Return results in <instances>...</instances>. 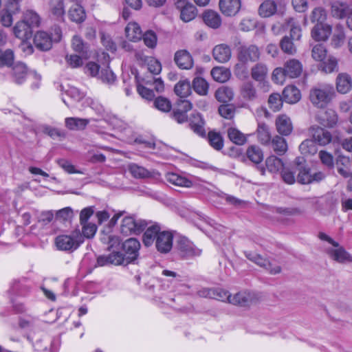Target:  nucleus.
<instances>
[{
  "label": "nucleus",
  "instance_id": "obj_1",
  "mask_svg": "<svg viewBox=\"0 0 352 352\" xmlns=\"http://www.w3.org/2000/svg\"><path fill=\"white\" fill-rule=\"evenodd\" d=\"M173 232L170 230H161L157 223L148 226L143 234L144 244L149 247L155 243L157 252L168 254L173 247Z\"/></svg>",
  "mask_w": 352,
  "mask_h": 352
},
{
  "label": "nucleus",
  "instance_id": "obj_2",
  "mask_svg": "<svg viewBox=\"0 0 352 352\" xmlns=\"http://www.w3.org/2000/svg\"><path fill=\"white\" fill-rule=\"evenodd\" d=\"M318 237L327 242V244L323 245V249L331 260L342 265L352 263V255L338 242L324 232H320Z\"/></svg>",
  "mask_w": 352,
  "mask_h": 352
},
{
  "label": "nucleus",
  "instance_id": "obj_3",
  "mask_svg": "<svg viewBox=\"0 0 352 352\" xmlns=\"http://www.w3.org/2000/svg\"><path fill=\"white\" fill-rule=\"evenodd\" d=\"M109 250L111 252L108 255H100L97 258V265L100 267L114 265H120L126 264L124 254L120 250V240L119 237L112 236L109 237Z\"/></svg>",
  "mask_w": 352,
  "mask_h": 352
},
{
  "label": "nucleus",
  "instance_id": "obj_4",
  "mask_svg": "<svg viewBox=\"0 0 352 352\" xmlns=\"http://www.w3.org/2000/svg\"><path fill=\"white\" fill-rule=\"evenodd\" d=\"M84 242L80 230L74 229L67 233L58 235L55 244L58 250L65 252H74Z\"/></svg>",
  "mask_w": 352,
  "mask_h": 352
},
{
  "label": "nucleus",
  "instance_id": "obj_5",
  "mask_svg": "<svg viewBox=\"0 0 352 352\" xmlns=\"http://www.w3.org/2000/svg\"><path fill=\"white\" fill-rule=\"evenodd\" d=\"M334 95L335 91L333 85L324 84L312 89L309 97L314 105L323 108L331 100Z\"/></svg>",
  "mask_w": 352,
  "mask_h": 352
},
{
  "label": "nucleus",
  "instance_id": "obj_6",
  "mask_svg": "<svg viewBox=\"0 0 352 352\" xmlns=\"http://www.w3.org/2000/svg\"><path fill=\"white\" fill-rule=\"evenodd\" d=\"M260 51L257 46L254 45L241 46L239 50L238 60L240 62L235 65L234 72L238 74L239 70L243 69L244 64L250 62H255L259 59Z\"/></svg>",
  "mask_w": 352,
  "mask_h": 352
},
{
  "label": "nucleus",
  "instance_id": "obj_7",
  "mask_svg": "<svg viewBox=\"0 0 352 352\" xmlns=\"http://www.w3.org/2000/svg\"><path fill=\"white\" fill-rule=\"evenodd\" d=\"M85 72L91 76L98 77L103 82L107 84L113 83L116 78L108 65L101 67L94 62L88 63L85 67Z\"/></svg>",
  "mask_w": 352,
  "mask_h": 352
},
{
  "label": "nucleus",
  "instance_id": "obj_8",
  "mask_svg": "<svg viewBox=\"0 0 352 352\" xmlns=\"http://www.w3.org/2000/svg\"><path fill=\"white\" fill-rule=\"evenodd\" d=\"M175 248L178 254L184 258L199 256L201 254V250L196 247L192 242L184 236H180L177 239Z\"/></svg>",
  "mask_w": 352,
  "mask_h": 352
},
{
  "label": "nucleus",
  "instance_id": "obj_9",
  "mask_svg": "<svg viewBox=\"0 0 352 352\" xmlns=\"http://www.w3.org/2000/svg\"><path fill=\"white\" fill-rule=\"evenodd\" d=\"M28 75L31 76L36 81V82L34 85H32V87L34 89L38 88L39 81L41 78L40 75L37 74L35 72L28 73L26 65L21 62L16 63L14 65L12 68V77L13 80L16 83H23L25 81Z\"/></svg>",
  "mask_w": 352,
  "mask_h": 352
},
{
  "label": "nucleus",
  "instance_id": "obj_10",
  "mask_svg": "<svg viewBox=\"0 0 352 352\" xmlns=\"http://www.w3.org/2000/svg\"><path fill=\"white\" fill-rule=\"evenodd\" d=\"M147 224L144 220L135 219L133 217H126L122 221L121 232L124 235L138 234L143 231Z\"/></svg>",
  "mask_w": 352,
  "mask_h": 352
},
{
  "label": "nucleus",
  "instance_id": "obj_11",
  "mask_svg": "<svg viewBox=\"0 0 352 352\" xmlns=\"http://www.w3.org/2000/svg\"><path fill=\"white\" fill-rule=\"evenodd\" d=\"M285 3L281 0H266L258 8V14L261 17H270L276 13H283Z\"/></svg>",
  "mask_w": 352,
  "mask_h": 352
},
{
  "label": "nucleus",
  "instance_id": "obj_12",
  "mask_svg": "<svg viewBox=\"0 0 352 352\" xmlns=\"http://www.w3.org/2000/svg\"><path fill=\"white\" fill-rule=\"evenodd\" d=\"M140 248V242L134 238H130L123 243H120V249L124 251V256L126 264L131 263L137 258Z\"/></svg>",
  "mask_w": 352,
  "mask_h": 352
},
{
  "label": "nucleus",
  "instance_id": "obj_13",
  "mask_svg": "<svg viewBox=\"0 0 352 352\" xmlns=\"http://www.w3.org/2000/svg\"><path fill=\"white\" fill-rule=\"evenodd\" d=\"M331 14L338 19L347 17L348 27L352 30V4L348 6L344 3L334 2L331 6Z\"/></svg>",
  "mask_w": 352,
  "mask_h": 352
},
{
  "label": "nucleus",
  "instance_id": "obj_14",
  "mask_svg": "<svg viewBox=\"0 0 352 352\" xmlns=\"http://www.w3.org/2000/svg\"><path fill=\"white\" fill-rule=\"evenodd\" d=\"M256 300L257 297L254 293L243 291L238 292L233 296L230 294L228 302L235 305L248 306Z\"/></svg>",
  "mask_w": 352,
  "mask_h": 352
},
{
  "label": "nucleus",
  "instance_id": "obj_15",
  "mask_svg": "<svg viewBox=\"0 0 352 352\" xmlns=\"http://www.w3.org/2000/svg\"><path fill=\"white\" fill-rule=\"evenodd\" d=\"M174 62L181 69H190L194 65L192 55L186 50H177L174 55Z\"/></svg>",
  "mask_w": 352,
  "mask_h": 352
},
{
  "label": "nucleus",
  "instance_id": "obj_16",
  "mask_svg": "<svg viewBox=\"0 0 352 352\" xmlns=\"http://www.w3.org/2000/svg\"><path fill=\"white\" fill-rule=\"evenodd\" d=\"M219 4L221 12L228 16L236 15L241 6V0H219Z\"/></svg>",
  "mask_w": 352,
  "mask_h": 352
},
{
  "label": "nucleus",
  "instance_id": "obj_17",
  "mask_svg": "<svg viewBox=\"0 0 352 352\" xmlns=\"http://www.w3.org/2000/svg\"><path fill=\"white\" fill-rule=\"evenodd\" d=\"M212 56L214 59L219 63H227L232 56L231 49L226 44L217 45L213 48Z\"/></svg>",
  "mask_w": 352,
  "mask_h": 352
},
{
  "label": "nucleus",
  "instance_id": "obj_18",
  "mask_svg": "<svg viewBox=\"0 0 352 352\" xmlns=\"http://www.w3.org/2000/svg\"><path fill=\"white\" fill-rule=\"evenodd\" d=\"M199 296L205 298H213L221 301H229L228 292L222 289H204L199 292Z\"/></svg>",
  "mask_w": 352,
  "mask_h": 352
},
{
  "label": "nucleus",
  "instance_id": "obj_19",
  "mask_svg": "<svg viewBox=\"0 0 352 352\" xmlns=\"http://www.w3.org/2000/svg\"><path fill=\"white\" fill-rule=\"evenodd\" d=\"M288 78H295L298 77L302 72V65L297 59L291 58L287 60L283 66Z\"/></svg>",
  "mask_w": 352,
  "mask_h": 352
},
{
  "label": "nucleus",
  "instance_id": "obj_20",
  "mask_svg": "<svg viewBox=\"0 0 352 352\" xmlns=\"http://www.w3.org/2000/svg\"><path fill=\"white\" fill-rule=\"evenodd\" d=\"M310 133L314 141L321 146L327 145L331 141L332 137L331 133L322 128L318 126L311 127Z\"/></svg>",
  "mask_w": 352,
  "mask_h": 352
},
{
  "label": "nucleus",
  "instance_id": "obj_21",
  "mask_svg": "<svg viewBox=\"0 0 352 352\" xmlns=\"http://www.w3.org/2000/svg\"><path fill=\"white\" fill-rule=\"evenodd\" d=\"M32 29L23 20L19 21L13 27L14 36L21 40H28L32 37Z\"/></svg>",
  "mask_w": 352,
  "mask_h": 352
},
{
  "label": "nucleus",
  "instance_id": "obj_22",
  "mask_svg": "<svg viewBox=\"0 0 352 352\" xmlns=\"http://www.w3.org/2000/svg\"><path fill=\"white\" fill-rule=\"evenodd\" d=\"M331 26L328 24H316L311 30V37L315 41H326L331 33Z\"/></svg>",
  "mask_w": 352,
  "mask_h": 352
},
{
  "label": "nucleus",
  "instance_id": "obj_23",
  "mask_svg": "<svg viewBox=\"0 0 352 352\" xmlns=\"http://www.w3.org/2000/svg\"><path fill=\"white\" fill-rule=\"evenodd\" d=\"M276 126L277 131L282 135H289L293 130L292 121L285 114L279 115L276 118Z\"/></svg>",
  "mask_w": 352,
  "mask_h": 352
},
{
  "label": "nucleus",
  "instance_id": "obj_24",
  "mask_svg": "<svg viewBox=\"0 0 352 352\" xmlns=\"http://www.w3.org/2000/svg\"><path fill=\"white\" fill-rule=\"evenodd\" d=\"M190 129L199 136H206V131L204 129L205 122L199 113H192L190 118Z\"/></svg>",
  "mask_w": 352,
  "mask_h": 352
},
{
  "label": "nucleus",
  "instance_id": "obj_25",
  "mask_svg": "<svg viewBox=\"0 0 352 352\" xmlns=\"http://www.w3.org/2000/svg\"><path fill=\"white\" fill-rule=\"evenodd\" d=\"M34 43L37 48L46 51L52 47V38L45 32L38 31L34 37Z\"/></svg>",
  "mask_w": 352,
  "mask_h": 352
},
{
  "label": "nucleus",
  "instance_id": "obj_26",
  "mask_svg": "<svg viewBox=\"0 0 352 352\" xmlns=\"http://www.w3.org/2000/svg\"><path fill=\"white\" fill-rule=\"evenodd\" d=\"M336 164L338 172L342 177L352 179V173L350 170L351 161L349 157L340 155L337 158Z\"/></svg>",
  "mask_w": 352,
  "mask_h": 352
},
{
  "label": "nucleus",
  "instance_id": "obj_27",
  "mask_svg": "<svg viewBox=\"0 0 352 352\" xmlns=\"http://www.w3.org/2000/svg\"><path fill=\"white\" fill-rule=\"evenodd\" d=\"M352 87L351 76L346 73L339 74L336 78V89L340 94L348 93Z\"/></svg>",
  "mask_w": 352,
  "mask_h": 352
},
{
  "label": "nucleus",
  "instance_id": "obj_28",
  "mask_svg": "<svg viewBox=\"0 0 352 352\" xmlns=\"http://www.w3.org/2000/svg\"><path fill=\"white\" fill-rule=\"evenodd\" d=\"M17 8H8L6 6L0 11V23L5 28H10L12 25L14 19L13 15L18 14Z\"/></svg>",
  "mask_w": 352,
  "mask_h": 352
},
{
  "label": "nucleus",
  "instance_id": "obj_29",
  "mask_svg": "<svg viewBox=\"0 0 352 352\" xmlns=\"http://www.w3.org/2000/svg\"><path fill=\"white\" fill-rule=\"evenodd\" d=\"M165 177L168 182L177 186L190 188L193 186L191 180L175 173H168Z\"/></svg>",
  "mask_w": 352,
  "mask_h": 352
},
{
  "label": "nucleus",
  "instance_id": "obj_30",
  "mask_svg": "<svg viewBox=\"0 0 352 352\" xmlns=\"http://www.w3.org/2000/svg\"><path fill=\"white\" fill-rule=\"evenodd\" d=\"M126 38L133 42H137L142 38V32L140 26L135 22H131L125 28Z\"/></svg>",
  "mask_w": 352,
  "mask_h": 352
},
{
  "label": "nucleus",
  "instance_id": "obj_31",
  "mask_svg": "<svg viewBox=\"0 0 352 352\" xmlns=\"http://www.w3.org/2000/svg\"><path fill=\"white\" fill-rule=\"evenodd\" d=\"M300 97V90L294 86H287L283 91V98L287 103L294 104L299 101Z\"/></svg>",
  "mask_w": 352,
  "mask_h": 352
},
{
  "label": "nucleus",
  "instance_id": "obj_32",
  "mask_svg": "<svg viewBox=\"0 0 352 352\" xmlns=\"http://www.w3.org/2000/svg\"><path fill=\"white\" fill-rule=\"evenodd\" d=\"M300 158L296 159V170L298 172L297 181L302 184L311 183V174L309 168L301 165Z\"/></svg>",
  "mask_w": 352,
  "mask_h": 352
},
{
  "label": "nucleus",
  "instance_id": "obj_33",
  "mask_svg": "<svg viewBox=\"0 0 352 352\" xmlns=\"http://www.w3.org/2000/svg\"><path fill=\"white\" fill-rule=\"evenodd\" d=\"M65 126L69 130L79 131L83 130L89 123L88 119L80 118H67L65 119Z\"/></svg>",
  "mask_w": 352,
  "mask_h": 352
},
{
  "label": "nucleus",
  "instance_id": "obj_34",
  "mask_svg": "<svg viewBox=\"0 0 352 352\" xmlns=\"http://www.w3.org/2000/svg\"><path fill=\"white\" fill-rule=\"evenodd\" d=\"M203 20L204 23L212 28H218L221 23L219 14L212 10H207L203 14Z\"/></svg>",
  "mask_w": 352,
  "mask_h": 352
},
{
  "label": "nucleus",
  "instance_id": "obj_35",
  "mask_svg": "<svg viewBox=\"0 0 352 352\" xmlns=\"http://www.w3.org/2000/svg\"><path fill=\"white\" fill-rule=\"evenodd\" d=\"M22 20L32 28H38L41 22L39 14L33 10H26L23 13Z\"/></svg>",
  "mask_w": 352,
  "mask_h": 352
},
{
  "label": "nucleus",
  "instance_id": "obj_36",
  "mask_svg": "<svg viewBox=\"0 0 352 352\" xmlns=\"http://www.w3.org/2000/svg\"><path fill=\"white\" fill-rule=\"evenodd\" d=\"M69 17L71 21L80 23L85 20L86 13L80 5L75 4L69 10Z\"/></svg>",
  "mask_w": 352,
  "mask_h": 352
},
{
  "label": "nucleus",
  "instance_id": "obj_37",
  "mask_svg": "<svg viewBox=\"0 0 352 352\" xmlns=\"http://www.w3.org/2000/svg\"><path fill=\"white\" fill-rule=\"evenodd\" d=\"M268 69L263 63H257L251 69L252 78L258 82H263L267 77Z\"/></svg>",
  "mask_w": 352,
  "mask_h": 352
},
{
  "label": "nucleus",
  "instance_id": "obj_38",
  "mask_svg": "<svg viewBox=\"0 0 352 352\" xmlns=\"http://www.w3.org/2000/svg\"><path fill=\"white\" fill-rule=\"evenodd\" d=\"M320 123L327 127H333L338 122V116L333 110L329 109L318 117Z\"/></svg>",
  "mask_w": 352,
  "mask_h": 352
},
{
  "label": "nucleus",
  "instance_id": "obj_39",
  "mask_svg": "<svg viewBox=\"0 0 352 352\" xmlns=\"http://www.w3.org/2000/svg\"><path fill=\"white\" fill-rule=\"evenodd\" d=\"M213 79L219 82H225L230 78V71L223 67H215L211 70Z\"/></svg>",
  "mask_w": 352,
  "mask_h": 352
},
{
  "label": "nucleus",
  "instance_id": "obj_40",
  "mask_svg": "<svg viewBox=\"0 0 352 352\" xmlns=\"http://www.w3.org/2000/svg\"><path fill=\"white\" fill-rule=\"evenodd\" d=\"M244 254L248 260L261 267L267 268V266L270 267L272 265V263L263 258L261 255L252 251H244Z\"/></svg>",
  "mask_w": 352,
  "mask_h": 352
},
{
  "label": "nucleus",
  "instance_id": "obj_41",
  "mask_svg": "<svg viewBox=\"0 0 352 352\" xmlns=\"http://www.w3.org/2000/svg\"><path fill=\"white\" fill-rule=\"evenodd\" d=\"M215 97L219 102H228L232 100L234 92L232 88L223 86L216 91Z\"/></svg>",
  "mask_w": 352,
  "mask_h": 352
},
{
  "label": "nucleus",
  "instance_id": "obj_42",
  "mask_svg": "<svg viewBox=\"0 0 352 352\" xmlns=\"http://www.w3.org/2000/svg\"><path fill=\"white\" fill-rule=\"evenodd\" d=\"M175 93L180 98H186L191 93L190 82L188 80H179L175 86Z\"/></svg>",
  "mask_w": 352,
  "mask_h": 352
},
{
  "label": "nucleus",
  "instance_id": "obj_43",
  "mask_svg": "<svg viewBox=\"0 0 352 352\" xmlns=\"http://www.w3.org/2000/svg\"><path fill=\"white\" fill-rule=\"evenodd\" d=\"M50 10L54 17L62 19L65 13L63 1L50 0Z\"/></svg>",
  "mask_w": 352,
  "mask_h": 352
},
{
  "label": "nucleus",
  "instance_id": "obj_44",
  "mask_svg": "<svg viewBox=\"0 0 352 352\" xmlns=\"http://www.w3.org/2000/svg\"><path fill=\"white\" fill-rule=\"evenodd\" d=\"M129 170L134 177L138 179L148 178L152 175L148 170L136 164H129Z\"/></svg>",
  "mask_w": 352,
  "mask_h": 352
},
{
  "label": "nucleus",
  "instance_id": "obj_45",
  "mask_svg": "<svg viewBox=\"0 0 352 352\" xmlns=\"http://www.w3.org/2000/svg\"><path fill=\"white\" fill-rule=\"evenodd\" d=\"M248 158L255 164H258L263 160V153L262 150L255 145L249 146L246 151Z\"/></svg>",
  "mask_w": 352,
  "mask_h": 352
},
{
  "label": "nucleus",
  "instance_id": "obj_46",
  "mask_svg": "<svg viewBox=\"0 0 352 352\" xmlns=\"http://www.w3.org/2000/svg\"><path fill=\"white\" fill-rule=\"evenodd\" d=\"M272 148L279 155H283L287 151V144L285 138L276 135L272 140Z\"/></svg>",
  "mask_w": 352,
  "mask_h": 352
},
{
  "label": "nucleus",
  "instance_id": "obj_47",
  "mask_svg": "<svg viewBox=\"0 0 352 352\" xmlns=\"http://www.w3.org/2000/svg\"><path fill=\"white\" fill-rule=\"evenodd\" d=\"M256 132L258 140L262 144H267L270 142L271 134L267 125L264 123L258 124Z\"/></svg>",
  "mask_w": 352,
  "mask_h": 352
},
{
  "label": "nucleus",
  "instance_id": "obj_48",
  "mask_svg": "<svg viewBox=\"0 0 352 352\" xmlns=\"http://www.w3.org/2000/svg\"><path fill=\"white\" fill-rule=\"evenodd\" d=\"M265 165L270 172L277 173L283 167V162L275 155H270L266 159Z\"/></svg>",
  "mask_w": 352,
  "mask_h": 352
},
{
  "label": "nucleus",
  "instance_id": "obj_49",
  "mask_svg": "<svg viewBox=\"0 0 352 352\" xmlns=\"http://www.w3.org/2000/svg\"><path fill=\"white\" fill-rule=\"evenodd\" d=\"M280 47L284 53L289 55L295 54L297 51L294 40L288 36H285L281 39Z\"/></svg>",
  "mask_w": 352,
  "mask_h": 352
},
{
  "label": "nucleus",
  "instance_id": "obj_50",
  "mask_svg": "<svg viewBox=\"0 0 352 352\" xmlns=\"http://www.w3.org/2000/svg\"><path fill=\"white\" fill-rule=\"evenodd\" d=\"M228 135L230 141L236 144L242 145L246 142L245 135L236 128H229L228 129Z\"/></svg>",
  "mask_w": 352,
  "mask_h": 352
},
{
  "label": "nucleus",
  "instance_id": "obj_51",
  "mask_svg": "<svg viewBox=\"0 0 352 352\" xmlns=\"http://www.w3.org/2000/svg\"><path fill=\"white\" fill-rule=\"evenodd\" d=\"M327 12L322 7L315 8L311 12L310 19L312 23H317L316 24H324L327 19Z\"/></svg>",
  "mask_w": 352,
  "mask_h": 352
},
{
  "label": "nucleus",
  "instance_id": "obj_52",
  "mask_svg": "<svg viewBox=\"0 0 352 352\" xmlns=\"http://www.w3.org/2000/svg\"><path fill=\"white\" fill-rule=\"evenodd\" d=\"M311 56L318 62L324 61L327 57V50L323 44H316L311 50Z\"/></svg>",
  "mask_w": 352,
  "mask_h": 352
},
{
  "label": "nucleus",
  "instance_id": "obj_53",
  "mask_svg": "<svg viewBox=\"0 0 352 352\" xmlns=\"http://www.w3.org/2000/svg\"><path fill=\"white\" fill-rule=\"evenodd\" d=\"M208 139L210 146L214 149L219 151L223 146V140L219 133L210 131L208 134Z\"/></svg>",
  "mask_w": 352,
  "mask_h": 352
},
{
  "label": "nucleus",
  "instance_id": "obj_54",
  "mask_svg": "<svg viewBox=\"0 0 352 352\" xmlns=\"http://www.w3.org/2000/svg\"><path fill=\"white\" fill-rule=\"evenodd\" d=\"M242 96L248 100H254L257 98L256 88L252 82H245L241 88Z\"/></svg>",
  "mask_w": 352,
  "mask_h": 352
},
{
  "label": "nucleus",
  "instance_id": "obj_55",
  "mask_svg": "<svg viewBox=\"0 0 352 352\" xmlns=\"http://www.w3.org/2000/svg\"><path fill=\"white\" fill-rule=\"evenodd\" d=\"M197 16V8L192 4H188L180 11V19L184 22H189Z\"/></svg>",
  "mask_w": 352,
  "mask_h": 352
},
{
  "label": "nucleus",
  "instance_id": "obj_56",
  "mask_svg": "<svg viewBox=\"0 0 352 352\" xmlns=\"http://www.w3.org/2000/svg\"><path fill=\"white\" fill-rule=\"evenodd\" d=\"M192 87L195 92L199 95L205 96L208 94V84L202 78H195L192 81Z\"/></svg>",
  "mask_w": 352,
  "mask_h": 352
},
{
  "label": "nucleus",
  "instance_id": "obj_57",
  "mask_svg": "<svg viewBox=\"0 0 352 352\" xmlns=\"http://www.w3.org/2000/svg\"><path fill=\"white\" fill-rule=\"evenodd\" d=\"M320 68L325 73H331L337 70L338 61L334 57L329 56L322 61Z\"/></svg>",
  "mask_w": 352,
  "mask_h": 352
},
{
  "label": "nucleus",
  "instance_id": "obj_58",
  "mask_svg": "<svg viewBox=\"0 0 352 352\" xmlns=\"http://www.w3.org/2000/svg\"><path fill=\"white\" fill-rule=\"evenodd\" d=\"M345 39L344 29L341 25H337L333 34L331 43L335 47L341 46Z\"/></svg>",
  "mask_w": 352,
  "mask_h": 352
},
{
  "label": "nucleus",
  "instance_id": "obj_59",
  "mask_svg": "<svg viewBox=\"0 0 352 352\" xmlns=\"http://www.w3.org/2000/svg\"><path fill=\"white\" fill-rule=\"evenodd\" d=\"M268 105L272 111H278L283 106V99L280 95L278 93L272 94L268 98Z\"/></svg>",
  "mask_w": 352,
  "mask_h": 352
},
{
  "label": "nucleus",
  "instance_id": "obj_60",
  "mask_svg": "<svg viewBox=\"0 0 352 352\" xmlns=\"http://www.w3.org/2000/svg\"><path fill=\"white\" fill-rule=\"evenodd\" d=\"M73 210L70 207H65L56 212L55 219L60 222L69 221L73 218Z\"/></svg>",
  "mask_w": 352,
  "mask_h": 352
},
{
  "label": "nucleus",
  "instance_id": "obj_61",
  "mask_svg": "<svg viewBox=\"0 0 352 352\" xmlns=\"http://www.w3.org/2000/svg\"><path fill=\"white\" fill-rule=\"evenodd\" d=\"M153 105L157 109L162 112H168L171 109L170 102L167 98L162 96L154 100Z\"/></svg>",
  "mask_w": 352,
  "mask_h": 352
},
{
  "label": "nucleus",
  "instance_id": "obj_62",
  "mask_svg": "<svg viewBox=\"0 0 352 352\" xmlns=\"http://www.w3.org/2000/svg\"><path fill=\"white\" fill-rule=\"evenodd\" d=\"M144 44L149 48L153 49L156 47L157 37L156 34L151 30L146 31L142 36Z\"/></svg>",
  "mask_w": 352,
  "mask_h": 352
},
{
  "label": "nucleus",
  "instance_id": "obj_63",
  "mask_svg": "<svg viewBox=\"0 0 352 352\" xmlns=\"http://www.w3.org/2000/svg\"><path fill=\"white\" fill-rule=\"evenodd\" d=\"M14 52L11 50H0V66H10L14 61Z\"/></svg>",
  "mask_w": 352,
  "mask_h": 352
},
{
  "label": "nucleus",
  "instance_id": "obj_64",
  "mask_svg": "<svg viewBox=\"0 0 352 352\" xmlns=\"http://www.w3.org/2000/svg\"><path fill=\"white\" fill-rule=\"evenodd\" d=\"M82 232L81 234L82 237L91 239L94 236L97 231V226L94 223H87L82 224Z\"/></svg>",
  "mask_w": 352,
  "mask_h": 352
}]
</instances>
